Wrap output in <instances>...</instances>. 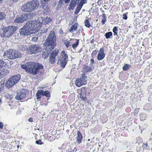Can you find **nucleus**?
Here are the masks:
<instances>
[{
    "label": "nucleus",
    "mask_w": 152,
    "mask_h": 152,
    "mask_svg": "<svg viewBox=\"0 0 152 152\" xmlns=\"http://www.w3.org/2000/svg\"><path fill=\"white\" fill-rule=\"evenodd\" d=\"M83 81L81 80L80 78L77 79L75 82V84L76 86L78 87H80L83 85H85L86 84L83 82Z\"/></svg>",
    "instance_id": "nucleus-20"
},
{
    "label": "nucleus",
    "mask_w": 152,
    "mask_h": 152,
    "mask_svg": "<svg viewBox=\"0 0 152 152\" xmlns=\"http://www.w3.org/2000/svg\"><path fill=\"white\" fill-rule=\"evenodd\" d=\"M104 36L105 37V38L106 39L111 38L113 37V34L112 33L111 31L108 32L106 33Z\"/></svg>",
    "instance_id": "nucleus-29"
},
{
    "label": "nucleus",
    "mask_w": 152,
    "mask_h": 152,
    "mask_svg": "<svg viewBox=\"0 0 152 152\" xmlns=\"http://www.w3.org/2000/svg\"><path fill=\"white\" fill-rule=\"evenodd\" d=\"M140 120L142 121H144V120H145V115H144V114H140Z\"/></svg>",
    "instance_id": "nucleus-39"
},
{
    "label": "nucleus",
    "mask_w": 152,
    "mask_h": 152,
    "mask_svg": "<svg viewBox=\"0 0 152 152\" xmlns=\"http://www.w3.org/2000/svg\"><path fill=\"white\" fill-rule=\"evenodd\" d=\"M17 29V26L12 25H9L4 28L2 29L3 36L7 37H10L15 33Z\"/></svg>",
    "instance_id": "nucleus-5"
},
{
    "label": "nucleus",
    "mask_w": 152,
    "mask_h": 152,
    "mask_svg": "<svg viewBox=\"0 0 152 152\" xmlns=\"http://www.w3.org/2000/svg\"><path fill=\"white\" fill-rule=\"evenodd\" d=\"M52 20L49 17L45 18L42 20L41 24L44 25L48 24L52 21Z\"/></svg>",
    "instance_id": "nucleus-17"
},
{
    "label": "nucleus",
    "mask_w": 152,
    "mask_h": 152,
    "mask_svg": "<svg viewBox=\"0 0 152 152\" xmlns=\"http://www.w3.org/2000/svg\"><path fill=\"white\" fill-rule=\"evenodd\" d=\"M86 91V88L85 87H83L81 88V93L80 94V97L81 99L83 101L85 100L86 99V95L82 94V91Z\"/></svg>",
    "instance_id": "nucleus-21"
},
{
    "label": "nucleus",
    "mask_w": 152,
    "mask_h": 152,
    "mask_svg": "<svg viewBox=\"0 0 152 152\" xmlns=\"http://www.w3.org/2000/svg\"><path fill=\"white\" fill-rule=\"evenodd\" d=\"M64 2V0H59L58 1V4L61 5L63 4Z\"/></svg>",
    "instance_id": "nucleus-48"
},
{
    "label": "nucleus",
    "mask_w": 152,
    "mask_h": 152,
    "mask_svg": "<svg viewBox=\"0 0 152 152\" xmlns=\"http://www.w3.org/2000/svg\"><path fill=\"white\" fill-rule=\"evenodd\" d=\"M87 78V77L85 75V74H83L82 75L81 77L79 78L81 80L83 81V82L86 84V79Z\"/></svg>",
    "instance_id": "nucleus-31"
},
{
    "label": "nucleus",
    "mask_w": 152,
    "mask_h": 152,
    "mask_svg": "<svg viewBox=\"0 0 152 152\" xmlns=\"http://www.w3.org/2000/svg\"><path fill=\"white\" fill-rule=\"evenodd\" d=\"M63 42L65 45L66 47L67 48H68L70 46V42L69 41L64 40L63 41Z\"/></svg>",
    "instance_id": "nucleus-34"
},
{
    "label": "nucleus",
    "mask_w": 152,
    "mask_h": 152,
    "mask_svg": "<svg viewBox=\"0 0 152 152\" xmlns=\"http://www.w3.org/2000/svg\"><path fill=\"white\" fill-rule=\"evenodd\" d=\"M104 0H99L97 1V4L99 5H100L103 2Z\"/></svg>",
    "instance_id": "nucleus-45"
},
{
    "label": "nucleus",
    "mask_w": 152,
    "mask_h": 152,
    "mask_svg": "<svg viewBox=\"0 0 152 152\" xmlns=\"http://www.w3.org/2000/svg\"><path fill=\"white\" fill-rule=\"evenodd\" d=\"M90 62H91V64H92L94 63V60L92 58L90 60Z\"/></svg>",
    "instance_id": "nucleus-50"
},
{
    "label": "nucleus",
    "mask_w": 152,
    "mask_h": 152,
    "mask_svg": "<svg viewBox=\"0 0 152 152\" xmlns=\"http://www.w3.org/2000/svg\"><path fill=\"white\" fill-rule=\"evenodd\" d=\"M26 97V94L21 91L19 93H18L15 97V99L18 100H21L25 98Z\"/></svg>",
    "instance_id": "nucleus-14"
},
{
    "label": "nucleus",
    "mask_w": 152,
    "mask_h": 152,
    "mask_svg": "<svg viewBox=\"0 0 152 152\" xmlns=\"http://www.w3.org/2000/svg\"><path fill=\"white\" fill-rule=\"evenodd\" d=\"M105 54L104 53V49L103 47L100 48L97 55V59L99 61L102 60L105 57Z\"/></svg>",
    "instance_id": "nucleus-11"
},
{
    "label": "nucleus",
    "mask_w": 152,
    "mask_h": 152,
    "mask_svg": "<svg viewBox=\"0 0 152 152\" xmlns=\"http://www.w3.org/2000/svg\"><path fill=\"white\" fill-rule=\"evenodd\" d=\"M123 18L125 20H126L127 18V15L126 13L124 14L123 15Z\"/></svg>",
    "instance_id": "nucleus-44"
},
{
    "label": "nucleus",
    "mask_w": 152,
    "mask_h": 152,
    "mask_svg": "<svg viewBox=\"0 0 152 152\" xmlns=\"http://www.w3.org/2000/svg\"><path fill=\"white\" fill-rule=\"evenodd\" d=\"M69 6H71V4H69Z\"/></svg>",
    "instance_id": "nucleus-62"
},
{
    "label": "nucleus",
    "mask_w": 152,
    "mask_h": 152,
    "mask_svg": "<svg viewBox=\"0 0 152 152\" xmlns=\"http://www.w3.org/2000/svg\"><path fill=\"white\" fill-rule=\"evenodd\" d=\"M70 0H64V2L65 4H67L70 2Z\"/></svg>",
    "instance_id": "nucleus-52"
},
{
    "label": "nucleus",
    "mask_w": 152,
    "mask_h": 152,
    "mask_svg": "<svg viewBox=\"0 0 152 152\" xmlns=\"http://www.w3.org/2000/svg\"><path fill=\"white\" fill-rule=\"evenodd\" d=\"M70 127L71 128H72V125H71L70 126Z\"/></svg>",
    "instance_id": "nucleus-60"
},
{
    "label": "nucleus",
    "mask_w": 152,
    "mask_h": 152,
    "mask_svg": "<svg viewBox=\"0 0 152 152\" xmlns=\"http://www.w3.org/2000/svg\"><path fill=\"white\" fill-rule=\"evenodd\" d=\"M14 50L12 49H10L8 51L4 53L3 56L5 58L7 57L8 59H12Z\"/></svg>",
    "instance_id": "nucleus-12"
},
{
    "label": "nucleus",
    "mask_w": 152,
    "mask_h": 152,
    "mask_svg": "<svg viewBox=\"0 0 152 152\" xmlns=\"http://www.w3.org/2000/svg\"><path fill=\"white\" fill-rule=\"evenodd\" d=\"M73 40L76 41V42L74 43L72 45V48L75 49L76 48L79 44V39H73Z\"/></svg>",
    "instance_id": "nucleus-27"
},
{
    "label": "nucleus",
    "mask_w": 152,
    "mask_h": 152,
    "mask_svg": "<svg viewBox=\"0 0 152 152\" xmlns=\"http://www.w3.org/2000/svg\"><path fill=\"white\" fill-rule=\"evenodd\" d=\"M113 33H114L113 35L114 36H116V35H118L117 32H113Z\"/></svg>",
    "instance_id": "nucleus-55"
},
{
    "label": "nucleus",
    "mask_w": 152,
    "mask_h": 152,
    "mask_svg": "<svg viewBox=\"0 0 152 152\" xmlns=\"http://www.w3.org/2000/svg\"><path fill=\"white\" fill-rule=\"evenodd\" d=\"M102 20L101 23L102 25H104L106 21L107 16L105 13H103L102 14Z\"/></svg>",
    "instance_id": "nucleus-28"
},
{
    "label": "nucleus",
    "mask_w": 152,
    "mask_h": 152,
    "mask_svg": "<svg viewBox=\"0 0 152 152\" xmlns=\"http://www.w3.org/2000/svg\"><path fill=\"white\" fill-rule=\"evenodd\" d=\"M7 64L6 63L2 60H0V66H5Z\"/></svg>",
    "instance_id": "nucleus-38"
},
{
    "label": "nucleus",
    "mask_w": 152,
    "mask_h": 152,
    "mask_svg": "<svg viewBox=\"0 0 152 152\" xmlns=\"http://www.w3.org/2000/svg\"><path fill=\"white\" fill-rule=\"evenodd\" d=\"M9 73V70L5 67V69H3L1 70H0V76H4Z\"/></svg>",
    "instance_id": "nucleus-16"
},
{
    "label": "nucleus",
    "mask_w": 152,
    "mask_h": 152,
    "mask_svg": "<svg viewBox=\"0 0 152 152\" xmlns=\"http://www.w3.org/2000/svg\"><path fill=\"white\" fill-rule=\"evenodd\" d=\"M35 130H36V129H34Z\"/></svg>",
    "instance_id": "nucleus-63"
},
{
    "label": "nucleus",
    "mask_w": 152,
    "mask_h": 152,
    "mask_svg": "<svg viewBox=\"0 0 152 152\" xmlns=\"http://www.w3.org/2000/svg\"><path fill=\"white\" fill-rule=\"evenodd\" d=\"M61 69H60V67H55V68L53 69V70L56 72H59L61 71Z\"/></svg>",
    "instance_id": "nucleus-41"
},
{
    "label": "nucleus",
    "mask_w": 152,
    "mask_h": 152,
    "mask_svg": "<svg viewBox=\"0 0 152 152\" xmlns=\"http://www.w3.org/2000/svg\"><path fill=\"white\" fill-rule=\"evenodd\" d=\"M83 6L82 5H80L79 4L78 5V6H77L75 9V14H77L78 13L80 10H81Z\"/></svg>",
    "instance_id": "nucleus-30"
},
{
    "label": "nucleus",
    "mask_w": 152,
    "mask_h": 152,
    "mask_svg": "<svg viewBox=\"0 0 152 152\" xmlns=\"http://www.w3.org/2000/svg\"><path fill=\"white\" fill-rule=\"evenodd\" d=\"M100 10L101 11V12L102 13H104V11L103 10H102V8H100Z\"/></svg>",
    "instance_id": "nucleus-53"
},
{
    "label": "nucleus",
    "mask_w": 152,
    "mask_h": 152,
    "mask_svg": "<svg viewBox=\"0 0 152 152\" xmlns=\"http://www.w3.org/2000/svg\"><path fill=\"white\" fill-rule=\"evenodd\" d=\"M82 138L83 136L81 133L79 131H78L77 132V136L76 139L77 142L79 144L81 143Z\"/></svg>",
    "instance_id": "nucleus-18"
},
{
    "label": "nucleus",
    "mask_w": 152,
    "mask_h": 152,
    "mask_svg": "<svg viewBox=\"0 0 152 152\" xmlns=\"http://www.w3.org/2000/svg\"><path fill=\"white\" fill-rule=\"evenodd\" d=\"M48 29L47 28H46L44 29L43 31L42 32L43 33H46L48 31Z\"/></svg>",
    "instance_id": "nucleus-51"
},
{
    "label": "nucleus",
    "mask_w": 152,
    "mask_h": 152,
    "mask_svg": "<svg viewBox=\"0 0 152 152\" xmlns=\"http://www.w3.org/2000/svg\"><path fill=\"white\" fill-rule=\"evenodd\" d=\"M94 42V40L93 39L91 41V43H93Z\"/></svg>",
    "instance_id": "nucleus-58"
},
{
    "label": "nucleus",
    "mask_w": 152,
    "mask_h": 152,
    "mask_svg": "<svg viewBox=\"0 0 152 152\" xmlns=\"http://www.w3.org/2000/svg\"><path fill=\"white\" fill-rule=\"evenodd\" d=\"M21 66H43L40 64L34 62H27L24 65L23 64Z\"/></svg>",
    "instance_id": "nucleus-13"
},
{
    "label": "nucleus",
    "mask_w": 152,
    "mask_h": 152,
    "mask_svg": "<svg viewBox=\"0 0 152 152\" xmlns=\"http://www.w3.org/2000/svg\"><path fill=\"white\" fill-rule=\"evenodd\" d=\"M30 24V27H31V33H35L37 32L40 29V24L38 21L36 20H33L32 21H29Z\"/></svg>",
    "instance_id": "nucleus-8"
},
{
    "label": "nucleus",
    "mask_w": 152,
    "mask_h": 152,
    "mask_svg": "<svg viewBox=\"0 0 152 152\" xmlns=\"http://www.w3.org/2000/svg\"><path fill=\"white\" fill-rule=\"evenodd\" d=\"M81 52V50H80V52Z\"/></svg>",
    "instance_id": "nucleus-64"
},
{
    "label": "nucleus",
    "mask_w": 152,
    "mask_h": 152,
    "mask_svg": "<svg viewBox=\"0 0 152 152\" xmlns=\"http://www.w3.org/2000/svg\"><path fill=\"white\" fill-rule=\"evenodd\" d=\"M97 53V51L96 50H93L91 54V57L93 58H94L95 57Z\"/></svg>",
    "instance_id": "nucleus-37"
},
{
    "label": "nucleus",
    "mask_w": 152,
    "mask_h": 152,
    "mask_svg": "<svg viewBox=\"0 0 152 152\" xmlns=\"http://www.w3.org/2000/svg\"><path fill=\"white\" fill-rule=\"evenodd\" d=\"M4 125L2 122H0V129H2L3 128Z\"/></svg>",
    "instance_id": "nucleus-47"
},
{
    "label": "nucleus",
    "mask_w": 152,
    "mask_h": 152,
    "mask_svg": "<svg viewBox=\"0 0 152 152\" xmlns=\"http://www.w3.org/2000/svg\"><path fill=\"white\" fill-rule=\"evenodd\" d=\"M39 2L37 0H32L27 2L21 7L22 11L26 12H33L39 6Z\"/></svg>",
    "instance_id": "nucleus-2"
},
{
    "label": "nucleus",
    "mask_w": 152,
    "mask_h": 152,
    "mask_svg": "<svg viewBox=\"0 0 152 152\" xmlns=\"http://www.w3.org/2000/svg\"><path fill=\"white\" fill-rule=\"evenodd\" d=\"M82 70L84 73H86L91 70V67H83Z\"/></svg>",
    "instance_id": "nucleus-32"
},
{
    "label": "nucleus",
    "mask_w": 152,
    "mask_h": 152,
    "mask_svg": "<svg viewBox=\"0 0 152 152\" xmlns=\"http://www.w3.org/2000/svg\"><path fill=\"white\" fill-rule=\"evenodd\" d=\"M142 147L143 150H150V147L147 142L143 143Z\"/></svg>",
    "instance_id": "nucleus-25"
},
{
    "label": "nucleus",
    "mask_w": 152,
    "mask_h": 152,
    "mask_svg": "<svg viewBox=\"0 0 152 152\" xmlns=\"http://www.w3.org/2000/svg\"><path fill=\"white\" fill-rule=\"evenodd\" d=\"M4 80H1L0 82V91H2L4 89Z\"/></svg>",
    "instance_id": "nucleus-26"
},
{
    "label": "nucleus",
    "mask_w": 152,
    "mask_h": 152,
    "mask_svg": "<svg viewBox=\"0 0 152 152\" xmlns=\"http://www.w3.org/2000/svg\"><path fill=\"white\" fill-rule=\"evenodd\" d=\"M130 67H123V69L124 71H126L129 69Z\"/></svg>",
    "instance_id": "nucleus-49"
},
{
    "label": "nucleus",
    "mask_w": 152,
    "mask_h": 152,
    "mask_svg": "<svg viewBox=\"0 0 152 152\" xmlns=\"http://www.w3.org/2000/svg\"><path fill=\"white\" fill-rule=\"evenodd\" d=\"M15 84L13 82L11 79L9 78L5 83V85L6 87L8 89L11 88Z\"/></svg>",
    "instance_id": "nucleus-19"
},
{
    "label": "nucleus",
    "mask_w": 152,
    "mask_h": 152,
    "mask_svg": "<svg viewBox=\"0 0 152 152\" xmlns=\"http://www.w3.org/2000/svg\"><path fill=\"white\" fill-rule=\"evenodd\" d=\"M78 25V23L77 22L75 23L69 29V31L72 32L73 31L76 30L77 28Z\"/></svg>",
    "instance_id": "nucleus-23"
},
{
    "label": "nucleus",
    "mask_w": 152,
    "mask_h": 152,
    "mask_svg": "<svg viewBox=\"0 0 152 152\" xmlns=\"http://www.w3.org/2000/svg\"><path fill=\"white\" fill-rule=\"evenodd\" d=\"M20 76L19 75L12 76L10 78L12 81L13 82V83H14L15 84L18 82L20 80Z\"/></svg>",
    "instance_id": "nucleus-15"
},
{
    "label": "nucleus",
    "mask_w": 152,
    "mask_h": 152,
    "mask_svg": "<svg viewBox=\"0 0 152 152\" xmlns=\"http://www.w3.org/2000/svg\"><path fill=\"white\" fill-rule=\"evenodd\" d=\"M28 121L30 122H32L33 121V118H30L29 119H28Z\"/></svg>",
    "instance_id": "nucleus-54"
},
{
    "label": "nucleus",
    "mask_w": 152,
    "mask_h": 152,
    "mask_svg": "<svg viewBox=\"0 0 152 152\" xmlns=\"http://www.w3.org/2000/svg\"><path fill=\"white\" fill-rule=\"evenodd\" d=\"M59 53V50L55 49L52 51L50 54V62L52 64H53L56 61L55 57L57 56Z\"/></svg>",
    "instance_id": "nucleus-10"
},
{
    "label": "nucleus",
    "mask_w": 152,
    "mask_h": 152,
    "mask_svg": "<svg viewBox=\"0 0 152 152\" xmlns=\"http://www.w3.org/2000/svg\"><path fill=\"white\" fill-rule=\"evenodd\" d=\"M29 23V22H27L26 24L20 29L19 32L21 35L26 36L33 34L31 33V30Z\"/></svg>",
    "instance_id": "nucleus-7"
},
{
    "label": "nucleus",
    "mask_w": 152,
    "mask_h": 152,
    "mask_svg": "<svg viewBox=\"0 0 152 152\" xmlns=\"http://www.w3.org/2000/svg\"><path fill=\"white\" fill-rule=\"evenodd\" d=\"M142 150V148L140 147H137L136 148V151L137 152H141Z\"/></svg>",
    "instance_id": "nucleus-43"
},
{
    "label": "nucleus",
    "mask_w": 152,
    "mask_h": 152,
    "mask_svg": "<svg viewBox=\"0 0 152 152\" xmlns=\"http://www.w3.org/2000/svg\"><path fill=\"white\" fill-rule=\"evenodd\" d=\"M2 0H0V3H1V1H2Z\"/></svg>",
    "instance_id": "nucleus-61"
},
{
    "label": "nucleus",
    "mask_w": 152,
    "mask_h": 152,
    "mask_svg": "<svg viewBox=\"0 0 152 152\" xmlns=\"http://www.w3.org/2000/svg\"><path fill=\"white\" fill-rule=\"evenodd\" d=\"M106 7H107V6H106V5H104V6H103L104 8V9H105V10H106V9H107L106 8Z\"/></svg>",
    "instance_id": "nucleus-59"
},
{
    "label": "nucleus",
    "mask_w": 152,
    "mask_h": 152,
    "mask_svg": "<svg viewBox=\"0 0 152 152\" xmlns=\"http://www.w3.org/2000/svg\"><path fill=\"white\" fill-rule=\"evenodd\" d=\"M50 0H43L44 2H45V3H47V2L49 1Z\"/></svg>",
    "instance_id": "nucleus-56"
},
{
    "label": "nucleus",
    "mask_w": 152,
    "mask_h": 152,
    "mask_svg": "<svg viewBox=\"0 0 152 152\" xmlns=\"http://www.w3.org/2000/svg\"><path fill=\"white\" fill-rule=\"evenodd\" d=\"M14 53L13 55V58L12 59H15L17 58H18L21 57L22 54L21 53L18 52L16 51L15 50H14Z\"/></svg>",
    "instance_id": "nucleus-24"
},
{
    "label": "nucleus",
    "mask_w": 152,
    "mask_h": 152,
    "mask_svg": "<svg viewBox=\"0 0 152 152\" xmlns=\"http://www.w3.org/2000/svg\"><path fill=\"white\" fill-rule=\"evenodd\" d=\"M87 0H81L79 4L83 6L84 4L86 3Z\"/></svg>",
    "instance_id": "nucleus-42"
},
{
    "label": "nucleus",
    "mask_w": 152,
    "mask_h": 152,
    "mask_svg": "<svg viewBox=\"0 0 152 152\" xmlns=\"http://www.w3.org/2000/svg\"><path fill=\"white\" fill-rule=\"evenodd\" d=\"M85 25L87 28H89L91 26L90 22L88 19L86 20L85 21Z\"/></svg>",
    "instance_id": "nucleus-35"
},
{
    "label": "nucleus",
    "mask_w": 152,
    "mask_h": 152,
    "mask_svg": "<svg viewBox=\"0 0 152 152\" xmlns=\"http://www.w3.org/2000/svg\"><path fill=\"white\" fill-rule=\"evenodd\" d=\"M56 41L55 33L54 31L52 30L50 32L44 44L45 47V49L42 54V57L44 58H47L50 53L54 49L56 45Z\"/></svg>",
    "instance_id": "nucleus-1"
},
{
    "label": "nucleus",
    "mask_w": 152,
    "mask_h": 152,
    "mask_svg": "<svg viewBox=\"0 0 152 152\" xmlns=\"http://www.w3.org/2000/svg\"><path fill=\"white\" fill-rule=\"evenodd\" d=\"M117 31H118L117 27L116 26L114 27L113 29V32H117Z\"/></svg>",
    "instance_id": "nucleus-46"
},
{
    "label": "nucleus",
    "mask_w": 152,
    "mask_h": 152,
    "mask_svg": "<svg viewBox=\"0 0 152 152\" xmlns=\"http://www.w3.org/2000/svg\"><path fill=\"white\" fill-rule=\"evenodd\" d=\"M5 14L2 12H0V20H3L5 17Z\"/></svg>",
    "instance_id": "nucleus-36"
},
{
    "label": "nucleus",
    "mask_w": 152,
    "mask_h": 152,
    "mask_svg": "<svg viewBox=\"0 0 152 152\" xmlns=\"http://www.w3.org/2000/svg\"><path fill=\"white\" fill-rule=\"evenodd\" d=\"M35 143L38 145H41L43 144V142H42V141L41 140H37L35 141Z\"/></svg>",
    "instance_id": "nucleus-40"
},
{
    "label": "nucleus",
    "mask_w": 152,
    "mask_h": 152,
    "mask_svg": "<svg viewBox=\"0 0 152 152\" xmlns=\"http://www.w3.org/2000/svg\"><path fill=\"white\" fill-rule=\"evenodd\" d=\"M36 15L35 13H24L17 16L14 20V22L17 23H23L28 19L32 18Z\"/></svg>",
    "instance_id": "nucleus-4"
},
{
    "label": "nucleus",
    "mask_w": 152,
    "mask_h": 152,
    "mask_svg": "<svg viewBox=\"0 0 152 152\" xmlns=\"http://www.w3.org/2000/svg\"><path fill=\"white\" fill-rule=\"evenodd\" d=\"M123 66H130L128 64H125Z\"/></svg>",
    "instance_id": "nucleus-57"
},
{
    "label": "nucleus",
    "mask_w": 152,
    "mask_h": 152,
    "mask_svg": "<svg viewBox=\"0 0 152 152\" xmlns=\"http://www.w3.org/2000/svg\"><path fill=\"white\" fill-rule=\"evenodd\" d=\"M41 49L40 46L35 44L31 45L28 48V53L30 54H32L39 53Z\"/></svg>",
    "instance_id": "nucleus-9"
},
{
    "label": "nucleus",
    "mask_w": 152,
    "mask_h": 152,
    "mask_svg": "<svg viewBox=\"0 0 152 152\" xmlns=\"http://www.w3.org/2000/svg\"><path fill=\"white\" fill-rule=\"evenodd\" d=\"M28 73L37 76V78L41 77L44 72L42 70L43 67H21Z\"/></svg>",
    "instance_id": "nucleus-3"
},
{
    "label": "nucleus",
    "mask_w": 152,
    "mask_h": 152,
    "mask_svg": "<svg viewBox=\"0 0 152 152\" xmlns=\"http://www.w3.org/2000/svg\"><path fill=\"white\" fill-rule=\"evenodd\" d=\"M43 96H45L48 98L50 97V91L48 90H46L44 91H43Z\"/></svg>",
    "instance_id": "nucleus-33"
},
{
    "label": "nucleus",
    "mask_w": 152,
    "mask_h": 152,
    "mask_svg": "<svg viewBox=\"0 0 152 152\" xmlns=\"http://www.w3.org/2000/svg\"><path fill=\"white\" fill-rule=\"evenodd\" d=\"M68 56L64 50L61 51L60 57L58 58L57 64L61 66H65L68 61Z\"/></svg>",
    "instance_id": "nucleus-6"
},
{
    "label": "nucleus",
    "mask_w": 152,
    "mask_h": 152,
    "mask_svg": "<svg viewBox=\"0 0 152 152\" xmlns=\"http://www.w3.org/2000/svg\"><path fill=\"white\" fill-rule=\"evenodd\" d=\"M43 90H39L37 92L36 95L37 99H38L42 97V96L43 95Z\"/></svg>",
    "instance_id": "nucleus-22"
}]
</instances>
